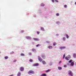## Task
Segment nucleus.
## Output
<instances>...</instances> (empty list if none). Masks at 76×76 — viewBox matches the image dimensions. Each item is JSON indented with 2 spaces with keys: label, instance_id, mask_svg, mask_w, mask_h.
Listing matches in <instances>:
<instances>
[{
  "label": "nucleus",
  "instance_id": "25",
  "mask_svg": "<svg viewBox=\"0 0 76 76\" xmlns=\"http://www.w3.org/2000/svg\"><path fill=\"white\" fill-rule=\"evenodd\" d=\"M21 56H25V55L23 53H21Z\"/></svg>",
  "mask_w": 76,
  "mask_h": 76
},
{
  "label": "nucleus",
  "instance_id": "27",
  "mask_svg": "<svg viewBox=\"0 0 76 76\" xmlns=\"http://www.w3.org/2000/svg\"><path fill=\"white\" fill-rule=\"evenodd\" d=\"M29 61H30V62H32V61H33V60H32V59H30L29 60Z\"/></svg>",
  "mask_w": 76,
  "mask_h": 76
},
{
  "label": "nucleus",
  "instance_id": "2",
  "mask_svg": "<svg viewBox=\"0 0 76 76\" xmlns=\"http://www.w3.org/2000/svg\"><path fill=\"white\" fill-rule=\"evenodd\" d=\"M68 74L69 75H70V76H73V72L71 70H69L68 71Z\"/></svg>",
  "mask_w": 76,
  "mask_h": 76
},
{
  "label": "nucleus",
  "instance_id": "19",
  "mask_svg": "<svg viewBox=\"0 0 76 76\" xmlns=\"http://www.w3.org/2000/svg\"><path fill=\"white\" fill-rule=\"evenodd\" d=\"M26 38H27L28 39L30 38V39H31V37L29 36H26Z\"/></svg>",
  "mask_w": 76,
  "mask_h": 76
},
{
  "label": "nucleus",
  "instance_id": "5",
  "mask_svg": "<svg viewBox=\"0 0 76 76\" xmlns=\"http://www.w3.org/2000/svg\"><path fill=\"white\" fill-rule=\"evenodd\" d=\"M42 57L43 58V59H45V58H46V57H45V56L44 55H42Z\"/></svg>",
  "mask_w": 76,
  "mask_h": 76
},
{
  "label": "nucleus",
  "instance_id": "10",
  "mask_svg": "<svg viewBox=\"0 0 76 76\" xmlns=\"http://www.w3.org/2000/svg\"><path fill=\"white\" fill-rule=\"evenodd\" d=\"M42 63L43 64H46V62L44 61H42Z\"/></svg>",
  "mask_w": 76,
  "mask_h": 76
},
{
  "label": "nucleus",
  "instance_id": "39",
  "mask_svg": "<svg viewBox=\"0 0 76 76\" xmlns=\"http://www.w3.org/2000/svg\"><path fill=\"white\" fill-rule=\"evenodd\" d=\"M64 57H65V54L63 56V58H64Z\"/></svg>",
  "mask_w": 76,
  "mask_h": 76
},
{
  "label": "nucleus",
  "instance_id": "15",
  "mask_svg": "<svg viewBox=\"0 0 76 76\" xmlns=\"http://www.w3.org/2000/svg\"><path fill=\"white\" fill-rule=\"evenodd\" d=\"M73 65H74V63L72 62L71 64V66H73Z\"/></svg>",
  "mask_w": 76,
  "mask_h": 76
},
{
  "label": "nucleus",
  "instance_id": "41",
  "mask_svg": "<svg viewBox=\"0 0 76 76\" xmlns=\"http://www.w3.org/2000/svg\"><path fill=\"white\" fill-rule=\"evenodd\" d=\"M61 61H60L59 63V64L60 63H61Z\"/></svg>",
  "mask_w": 76,
  "mask_h": 76
},
{
  "label": "nucleus",
  "instance_id": "22",
  "mask_svg": "<svg viewBox=\"0 0 76 76\" xmlns=\"http://www.w3.org/2000/svg\"><path fill=\"white\" fill-rule=\"evenodd\" d=\"M66 37L67 38H69V36H68V35L66 34Z\"/></svg>",
  "mask_w": 76,
  "mask_h": 76
},
{
  "label": "nucleus",
  "instance_id": "3",
  "mask_svg": "<svg viewBox=\"0 0 76 76\" xmlns=\"http://www.w3.org/2000/svg\"><path fill=\"white\" fill-rule=\"evenodd\" d=\"M38 60L40 61V62H42V59L39 56H38Z\"/></svg>",
  "mask_w": 76,
  "mask_h": 76
},
{
  "label": "nucleus",
  "instance_id": "32",
  "mask_svg": "<svg viewBox=\"0 0 76 76\" xmlns=\"http://www.w3.org/2000/svg\"><path fill=\"white\" fill-rule=\"evenodd\" d=\"M50 71V70H47V71H46V73H47L48 72H49Z\"/></svg>",
  "mask_w": 76,
  "mask_h": 76
},
{
  "label": "nucleus",
  "instance_id": "30",
  "mask_svg": "<svg viewBox=\"0 0 76 76\" xmlns=\"http://www.w3.org/2000/svg\"><path fill=\"white\" fill-rule=\"evenodd\" d=\"M64 7H65V8H67V5H64Z\"/></svg>",
  "mask_w": 76,
  "mask_h": 76
},
{
  "label": "nucleus",
  "instance_id": "31",
  "mask_svg": "<svg viewBox=\"0 0 76 76\" xmlns=\"http://www.w3.org/2000/svg\"><path fill=\"white\" fill-rule=\"evenodd\" d=\"M40 45H39V44H38L37 45H36V47H39V46H40Z\"/></svg>",
  "mask_w": 76,
  "mask_h": 76
},
{
  "label": "nucleus",
  "instance_id": "4",
  "mask_svg": "<svg viewBox=\"0 0 76 76\" xmlns=\"http://www.w3.org/2000/svg\"><path fill=\"white\" fill-rule=\"evenodd\" d=\"M20 70L21 72H23L24 70V68L23 67H21L20 68Z\"/></svg>",
  "mask_w": 76,
  "mask_h": 76
},
{
  "label": "nucleus",
  "instance_id": "34",
  "mask_svg": "<svg viewBox=\"0 0 76 76\" xmlns=\"http://www.w3.org/2000/svg\"><path fill=\"white\" fill-rule=\"evenodd\" d=\"M64 67H67V66L66 65H64Z\"/></svg>",
  "mask_w": 76,
  "mask_h": 76
},
{
  "label": "nucleus",
  "instance_id": "20",
  "mask_svg": "<svg viewBox=\"0 0 76 76\" xmlns=\"http://www.w3.org/2000/svg\"><path fill=\"white\" fill-rule=\"evenodd\" d=\"M41 30H42V31H44V28H43V27H41Z\"/></svg>",
  "mask_w": 76,
  "mask_h": 76
},
{
  "label": "nucleus",
  "instance_id": "9",
  "mask_svg": "<svg viewBox=\"0 0 76 76\" xmlns=\"http://www.w3.org/2000/svg\"><path fill=\"white\" fill-rule=\"evenodd\" d=\"M48 48H49V49H52V48H53V46L50 45L48 47Z\"/></svg>",
  "mask_w": 76,
  "mask_h": 76
},
{
  "label": "nucleus",
  "instance_id": "36",
  "mask_svg": "<svg viewBox=\"0 0 76 76\" xmlns=\"http://www.w3.org/2000/svg\"><path fill=\"white\" fill-rule=\"evenodd\" d=\"M37 33L38 35L39 34V31H37Z\"/></svg>",
  "mask_w": 76,
  "mask_h": 76
},
{
  "label": "nucleus",
  "instance_id": "21",
  "mask_svg": "<svg viewBox=\"0 0 76 76\" xmlns=\"http://www.w3.org/2000/svg\"><path fill=\"white\" fill-rule=\"evenodd\" d=\"M67 57L70 59V58H71V56L70 55H68V57Z\"/></svg>",
  "mask_w": 76,
  "mask_h": 76
},
{
  "label": "nucleus",
  "instance_id": "23",
  "mask_svg": "<svg viewBox=\"0 0 76 76\" xmlns=\"http://www.w3.org/2000/svg\"><path fill=\"white\" fill-rule=\"evenodd\" d=\"M65 40H66V37H63V40L65 41Z\"/></svg>",
  "mask_w": 76,
  "mask_h": 76
},
{
  "label": "nucleus",
  "instance_id": "14",
  "mask_svg": "<svg viewBox=\"0 0 76 76\" xmlns=\"http://www.w3.org/2000/svg\"><path fill=\"white\" fill-rule=\"evenodd\" d=\"M39 65V64H34V66H38Z\"/></svg>",
  "mask_w": 76,
  "mask_h": 76
},
{
  "label": "nucleus",
  "instance_id": "33",
  "mask_svg": "<svg viewBox=\"0 0 76 76\" xmlns=\"http://www.w3.org/2000/svg\"><path fill=\"white\" fill-rule=\"evenodd\" d=\"M46 42H47L48 44H50V42H48V41H47Z\"/></svg>",
  "mask_w": 76,
  "mask_h": 76
},
{
  "label": "nucleus",
  "instance_id": "8",
  "mask_svg": "<svg viewBox=\"0 0 76 76\" xmlns=\"http://www.w3.org/2000/svg\"><path fill=\"white\" fill-rule=\"evenodd\" d=\"M60 49L61 50H63V49H64L66 48V47H60Z\"/></svg>",
  "mask_w": 76,
  "mask_h": 76
},
{
  "label": "nucleus",
  "instance_id": "7",
  "mask_svg": "<svg viewBox=\"0 0 76 76\" xmlns=\"http://www.w3.org/2000/svg\"><path fill=\"white\" fill-rule=\"evenodd\" d=\"M21 75V73H20V72H19L17 74V76H20Z\"/></svg>",
  "mask_w": 76,
  "mask_h": 76
},
{
  "label": "nucleus",
  "instance_id": "13",
  "mask_svg": "<svg viewBox=\"0 0 76 76\" xmlns=\"http://www.w3.org/2000/svg\"><path fill=\"white\" fill-rule=\"evenodd\" d=\"M73 56L74 58H76V54H75V53L73 54Z\"/></svg>",
  "mask_w": 76,
  "mask_h": 76
},
{
  "label": "nucleus",
  "instance_id": "17",
  "mask_svg": "<svg viewBox=\"0 0 76 76\" xmlns=\"http://www.w3.org/2000/svg\"><path fill=\"white\" fill-rule=\"evenodd\" d=\"M44 6H45V4H41V6H42V7H44Z\"/></svg>",
  "mask_w": 76,
  "mask_h": 76
},
{
  "label": "nucleus",
  "instance_id": "29",
  "mask_svg": "<svg viewBox=\"0 0 76 76\" xmlns=\"http://www.w3.org/2000/svg\"><path fill=\"white\" fill-rule=\"evenodd\" d=\"M56 15L57 16H59V13H57L56 14Z\"/></svg>",
  "mask_w": 76,
  "mask_h": 76
},
{
  "label": "nucleus",
  "instance_id": "24",
  "mask_svg": "<svg viewBox=\"0 0 76 76\" xmlns=\"http://www.w3.org/2000/svg\"><path fill=\"white\" fill-rule=\"evenodd\" d=\"M8 58H9V57H8V56H6L5 57V59H7Z\"/></svg>",
  "mask_w": 76,
  "mask_h": 76
},
{
  "label": "nucleus",
  "instance_id": "11",
  "mask_svg": "<svg viewBox=\"0 0 76 76\" xmlns=\"http://www.w3.org/2000/svg\"><path fill=\"white\" fill-rule=\"evenodd\" d=\"M65 59L66 60H67V61H69V58L67 57L66 56L65 58Z\"/></svg>",
  "mask_w": 76,
  "mask_h": 76
},
{
  "label": "nucleus",
  "instance_id": "40",
  "mask_svg": "<svg viewBox=\"0 0 76 76\" xmlns=\"http://www.w3.org/2000/svg\"><path fill=\"white\" fill-rule=\"evenodd\" d=\"M52 1L53 3L54 2V0H52Z\"/></svg>",
  "mask_w": 76,
  "mask_h": 76
},
{
  "label": "nucleus",
  "instance_id": "37",
  "mask_svg": "<svg viewBox=\"0 0 76 76\" xmlns=\"http://www.w3.org/2000/svg\"><path fill=\"white\" fill-rule=\"evenodd\" d=\"M29 55H32V53H31L30 52V53H29Z\"/></svg>",
  "mask_w": 76,
  "mask_h": 76
},
{
  "label": "nucleus",
  "instance_id": "38",
  "mask_svg": "<svg viewBox=\"0 0 76 76\" xmlns=\"http://www.w3.org/2000/svg\"><path fill=\"white\" fill-rule=\"evenodd\" d=\"M17 61V60H14V61H13V62H16V61Z\"/></svg>",
  "mask_w": 76,
  "mask_h": 76
},
{
  "label": "nucleus",
  "instance_id": "26",
  "mask_svg": "<svg viewBox=\"0 0 76 76\" xmlns=\"http://www.w3.org/2000/svg\"><path fill=\"white\" fill-rule=\"evenodd\" d=\"M73 61V60H71L70 61H69V63H72Z\"/></svg>",
  "mask_w": 76,
  "mask_h": 76
},
{
  "label": "nucleus",
  "instance_id": "42",
  "mask_svg": "<svg viewBox=\"0 0 76 76\" xmlns=\"http://www.w3.org/2000/svg\"><path fill=\"white\" fill-rule=\"evenodd\" d=\"M75 64H76V62H75Z\"/></svg>",
  "mask_w": 76,
  "mask_h": 76
},
{
  "label": "nucleus",
  "instance_id": "18",
  "mask_svg": "<svg viewBox=\"0 0 76 76\" xmlns=\"http://www.w3.org/2000/svg\"><path fill=\"white\" fill-rule=\"evenodd\" d=\"M41 76H47V75H46V74H42Z\"/></svg>",
  "mask_w": 76,
  "mask_h": 76
},
{
  "label": "nucleus",
  "instance_id": "12",
  "mask_svg": "<svg viewBox=\"0 0 76 76\" xmlns=\"http://www.w3.org/2000/svg\"><path fill=\"white\" fill-rule=\"evenodd\" d=\"M58 70H61L62 69V68L61 67L59 66L58 67Z\"/></svg>",
  "mask_w": 76,
  "mask_h": 76
},
{
  "label": "nucleus",
  "instance_id": "6",
  "mask_svg": "<svg viewBox=\"0 0 76 76\" xmlns=\"http://www.w3.org/2000/svg\"><path fill=\"white\" fill-rule=\"evenodd\" d=\"M33 39H34V41H39V39L37 38H34Z\"/></svg>",
  "mask_w": 76,
  "mask_h": 76
},
{
  "label": "nucleus",
  "instance_id": "35",
  "mask_svg": "<svg viewBox=\"0 0 76 76\" xmlns=\"http://www.w3.org/2000/svg\"><path fill=\"white\" fill-rule=\"evenodd\" d=\"M55 1H56V2H57V3L58 2V0H55Z\"/></svg>",
  "mask_w": 76,
  "mask_h": 76
},
{
  "label": "nucleus",
  "instance_id": "16",
  "mask_svg": "<svg viewBox=\"0 0 76 76\" xmlns=\"http://www.w3.org/2000/svg\"><path fill=\"white\" fill-rule=\"evenodd\" d=\"M53 46H56L57 45V43L56 42L53 43Z\"/></svg>",
  "mask_w": 76,
  "mask_h": 76
},
{
  "label": "nucleus",
  "instance_id": "1",
  "mask_svg": "<svg viewBox=\"0 0 76 76\" xmlns=\"http://www.w3.org/2000/svg\"><path fill=\"white\" fill-rule=\"evenodd\" d=\"M28 73L29 75H31V74H34V71L32 70H30L28 72Z\"/></svg>",
  "mask_w": 76,
  "mask_h": 76
},
{
  "label": "nucleus",
  "instance_id": "28",
  "mask_svg": "<svg viewBox=\"0 0 76 76\" xmlns=\"http://www.w3.org/2000/svg\"><path fill=\"white\" fill-rule=\"evenodd\" d=\"M32 50L33 51H35V49L33 48L32 49Z\"/></svg>",
  "mask_w": 76,
  "mask_h": 76
}]
</instances>
